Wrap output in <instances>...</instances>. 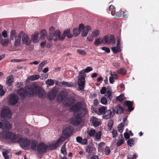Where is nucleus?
<instances>
[{
	"mask_svg": "<svg viewBox=\"0 0 159 159\" xmlns=\"http://www.w3.org/2000/svg\"><path fill=\"white\" fill-rule=\"evenodd\" d=\"M115 111H116V113L117 114H119L123 113L124 111L123 108L119 105L117 106L115 109Z\"/></svg>",
	"mask_w": 159,
	"mask_h": 159,
	"instance_id": "nucleus-34",
	"label": "nucleus"
},
{
	"mask_svg": "<svg viewBox=\"0 0 159 159\" xmlns=\"http://www.w3.org/2000/svg\"><path fill=\"white\" fill-rule=\"evenodd\" d=\"M124 104L125 105H126L128 107V109L130 111H131L133 110L131 107V106L132 104V102L129 101H127L124 102Z\"/></svg>",
	"mask_w": 159,
	"mask_h": 159,
	"instance_id": "nucleus-39",
	"label": "nucleus"
},
{
	"mask_svg": "<svg viewBox=\"0 0 159 159\" xmlns=\"http://www.w3.org/2000/svg\"><path fill=\"white\" fill-rule=\"evenodd\" d=\"M54 34H48V35L47 36V38L48 40L51 41L53 39Z\"/></svg>",
	"mask_w": 159,
	"mask_h": 159,
	"instance_id": "nucleus-55",
	"label": "nucleus"
},
{
	"mask_svg": "<svg viewBox=\"0 0 159 159\" xmlns=\"http://www.w3.org/2000/svg\"><path fill=\"white\" fill-rule=\"evenodd\" d=\"M40 34V39H43L47 36V32L45 30H43L41 31Z\"/></svg>",
	"mask_w": 159,
	"mask_h": 159,
	"instance_id": "nucleus-37",
	"label": "nucleus"
},
{
	"mask_svg": "<svg viewBox=\"0 0 159 159\" xmlns=\"http://www.w3.org/2000/svg\"><path fill=\"white\" fill-rule=\"evenodd\" d=\"M8 97V104L9 105H14L18 102L19 98L16 94H10Z\"/></svg>",
	"mask_w": 159,
	"mask_h": 159,
	"instance_id": "nucleus-7",
	"label": "nucleus"
},
{
	"mask_svg": "<svg viewBox=\"0 0 159 159\" xmlns=\"http://www.w3.org/2000/svg\"><path fill=\"white\" fill-rule=\"evenodd\" d=\"M86 76V75L84 73L83 70L81 71L79 73L78 76L77 84L79 86L78 90L79 91L83 90L84 89L85 85Z\"/></svg>",
	"mask_w": 159,
	"mask_h": 159,
	"instance_id": "nucleus-4",
	"label": "nucleus"
},
{
	"mask_svg": "<svg viewBox=\"0 0 159 159\" xmlns=\"http://www.w3.org/2000/svg\"><path fill=\"white\" fill-rule=\"evenodd\" d=\"M46 83L49 85H52L54 84V80L52 79H48L46 81Z\"/></svg>",
	"mask_w": 159,
	"mask_h": 159,
	"instance_id": "nucleus-45",
	"label": "nucleus"
},
{
	"mask_svg": "<svg viewBox=\"0 0 159 159\" xmlns=\"http://www.w3.org/2000/svg\"><path fill=\"white\" fill-rule=\"evenodd\" d=\"M47 62L46 61H43L40 63L38 69V71L39 72H41L43 67L47 64Z\"/></svg>",
	"mask_w": 159,
	"mask_h": 159,
	"instance_id": "nucleus-35",
	"label": "nucleus"
},
{
	"mask_svg": "<svg viewBox=\"0 0 159 159\" xmlns=\"http://www.w3.org/2000/svg\"><path fill=\"white\" fill-rule=\"evenodd\" d=\"M73 131V128L70 125H65L63 128L62 134L64 137L66 138L72 135Z\"/></svg>",
	"mask_w": 159,
	"mask_h": 159,
	"instance_id": "nucleus-5",
	"label": "nucleus"
},
{
	"mask_svg": "<svg viewBox=\"0 0 159 159\" xmlns=\"http://www.w3.org/2000/svg\"><path fill=\"white\" fill-rule=\"evenodd\" d=\"M40 77L39 75H34L28 77L27 79V80L34 81L38 79Z\"/></svg>",
	"mask_w": 159,
	"mask_h": 159,
	"instance_id": "nucleus-30",
	"label": "nucleus"
},
{
	"mask_svg": "<svg viewBox=\"0 0 159 159\" xmlns=\"http://www.w3.org/2000/svg\"><path fill=\"white\" fill-rule=\"evenodd\" d=\"M47 148V146L43 143H41L38 144L37 149L38 153L41 154L45 152Z\"/></svg>",
	"mask_w": 159,
	"mask_h": 159,
	"instance_id": "nucleus-14",
	"label": "nucleus"
},
{
	"mask_svg": "<svg viewBox=\"0 0 159 159\" xmlns=\"http://www.w3.org/2000/svg\"><path fill=\"white\" fill-rule=\"evenodd\" d=\"M101 136V133L100 132H97L96 134L95 138L96 139H100Z\"/></svg>",
	"mask_w": 159,
	"mask_h": 159,
	"instance_id": "nucleus-60",
	"label": "nucleus"
},
{
	"mask_svg": "<svg viewBox=\"0 0 159 159\" xmlns=\"http://www.w3.org/2000/svg\"><path fill=\"white\" fill-rule=\"evenodd\" d=\"M87 132L89 135L91 137L94 136V134L95 133V130L92 129H88Z\"/></svg>",
	"mask_w": 159,
	"mask_h": 159,
	"instance_id": "nucleus-42",
	"label": "nucleus"
},
{
	"mask_svg": "<svg viewBox=\"0 0 159 159\" xmlns=\"http://www.w3.org/2000/svg\"><path fill=\"white\" fill-rule=\"evenodd\" d=\"M21 43V37L20 36V33L17 37L15 39V41L14 43V46L17 47L19 46Z\"/></svg>",
	"mask_w": 159,
	"mask_h": 159,
	"instance_id": "nucleus-27",
	"label": "nucleus"
},
{
	"mask_svg": "<svg viewBox=\"0 0 159 159\" xmlns=\"http://www.w3.org/2000/svg\"><path fill=\"white\" fill-rule=\"evenodd\" d=\"M103 39L101 37H99L95 40L94 44L97 46H98L100 44L102 43Z\"/></svg>",
	"mask_w": 159,
	"mask_h": 159,
	"instance_id": "nucleus-41",
	"label": "nucleus"
},
{
	"mask_svg": "<svg viewBox=\"0 0 159 159\" xmlns=\"http://www.w3.org/2000/svg\"><path fill=\"white\" fill-rule=\"evenodd\" d=\"M102 49L105 51L107 53H109L110 52V49L108 48L103 47L101 48Z\"/></svg>",
	"mask_w": 159,
	"mask_h": 159,
	"instance_id": "nucleus-64",
	"label": "nucleus"
},
{
	"mask_svg": "<svg viewBox=\"0 0 159 159\" xmlns=\"http://www.w3.org/2000/svg\"><path fill=\"white\" fill-rule=\"evenodd\" d=\"M75 102V98L73 97L68 98L64 102V105L66 106H70Z\"/></svg>",
	"mask_w": 159,
	"mask_h": 159,
	"instance_id": "nucleus-18",
	"label": "nucleus"
},
{
	"mask_svg": "<svg viewBox=\"0 0 159 159\" xmlns=\"http://www.w3.org/2000/svg\"><path fill=\"white\" fill-rule=\"evenodd\" d=\"M76 140L78 143L82 144H85L87 142L86 139H83L80 137H77L76 138Z\"/></svg>",
	"mask_w": 159,
	"mask_h": 159,
	"instance_id": "nucleus-25",
	"label": "nucleus"
},
{
	"mask_svg": "<svg viewBox=\"0 0 159 159\" xmlns=\"http://www.w3.org/2000/svg\"><path fill=\"white\" fill-rule=\"evenodd\" d=\"M85 149L86 152L89 153H91L93 151V148L92 147L89 146L86 147Z\"/></svg>",
	"mask_w": 159,
	"mask_h": 159,
	"instance_id": "nucleus-48",
	"label": "nucleus"
},
{
	"mask_svg": "<svg viewBox=\"0 0 159 159\" xmlns=\"http://www.w3.org/2000/svg\"><path fill=\"white\" fill-rule=\"evenodd\" d=\"M28 89L31 91L30 93L31 97L38 94L39 97L42 98L45 94L44 91L40 89L36 84H34L28 88Z\"/></svg>",
	"mask_w": 159,
	"mask_h": 159,
	"instance_id": "nucleus-3",
	"label": "nucleus"
},
{
	"mask_svg": "<svg viewBox=\"0 0 159 159\" xmlns=\"http://www.w3.org/2000/svg\"><path fill=\"white\" fill-rule=\"evenodd\" d=\"M110 75L111 77L114 78L115 80L117 79V73L116 72L111 71Z\"/></svg>",
	"mask_w": 159,
	"mask_h": 159,
	"instance_id": "nucleus-49",
	"label": "nucleus"
},
{
	"mask_svg": "<svg viewBox=\"0 0 159 159\" xmlns=\"http://www.w3.org/2000/svg\"><path fill=\"white\" fill-rule=\"evenodd\" d=\"M20 145L22 148L26 149L29 146L30 144V140L25 138H22L20 141Z\"/></svg>",
	"mask_w": 159,
	"mask_h": 159,
	"instance_id": "nucleus-11",
	"label": "nucleus"
},
{
	"mask_svg": "<svg viewBox=\"0 0 159 159\" xmlns=\"http://www.w3.org/2000/svg\"><path fill=\"white\" fill-rule=\"evenodd\" d=\"M125 125V124L123 122H122L118 125L117 128L120 133H121L123 132Z\"/></svg>",
	"mask_w": 159,
	"mask_h": 159,
	"instance_id": "nucleus-38",
	"label": "nucleus"
},
{
	"mask_svg": "<svg viewBox=\"0 0 159 159\" xmlns=\"http://www.w3.org/2000/svg\"><path fill=\"white\" fill-rule=\"evenodd\" d=\"M103 40L106 43L113 46L115 44V38L113 35L106 36L103 37Z\"/></svg>",
	"mask_w": 159,
	"mask_h": 159,
	"instance_id": "nucleus-10",
	"label": "nucleus"
},
{
	"mask_svg": "<svg viewBox=\"0 0 159 159\" xmlns=\"http://www.w3.org/2000/svg\"><path fill=\"white\" fill-rule=\"evenodd\" d=\"M117 72L123 75H124L126 74V71L124 68H122L117 70Z\"/></svg>",
	"mask_w": 159,
	"mask_h": 159,
	"instance_id": "nucleus-44",
	"label": "nucleus"
},
{
	"mask_svg": "<svg viewBox=\"0 0 159 159\" xmlns=\"http://www.w3.org/2000/svg\"><path fill=\"white\" fill-rule=\"evenodd\" d=\"M122 42L120 39H118L117 41L116 46H114L111 48V49L113 53H116L118 52L121 51L122 48Z\"/></svg>",
	"mask_w": 159,
	"mask_h": 159,
	"instance_id": "nucleus-12",
	"label": "nucleus"
},
{
	"mask_svg": "<svg viewBox=\"0 0 159 159\" xmlns=\"http://www.w3.org/2000/svg\"><path fill=\"white\" fill-rule=\"evenodd\" d=\"M101 102L104 105H106L107 104V101L106 98L103 97L101 100Z\"/></svg>",
	"mask_w": 159,
	"mask_h": 159,
	"instance_id": "nucleus-53",
	"label": "nucleus"
},
{
	"mask_svg": "<svg viewBox=\"0 0 159 159\" xmlns=\"http://www.w3.org/2000/svg\"><path fill=\"white\" fill-rule=\"evenodd\" d=\"M11 128V125L7 121L0 122V129H7Z\"/></svg>",
	"mask_w": 159,
	"mask_h": 159,
	"instance_id": "nucleus-16",
	"label": "nucleus"
},
{
	"mask_svg": "<svg viewBox=\"0 0 159 159\" xmlns=\"http://www.w3.org/2000/svg\"><path fill=\"white\" fill-rule=\"evenodd\" d=\"M65 138H66L64 136L63 137L62 136L58 140L56 141L59 145L64 141Z\"/></svg>",
	"mask_w": 159,
	"mask_h": 159,
	"instance_id": "nucleus-47",
	"label": "nucleus"
},
{
	"mask_svg": "<svg viewBox=\"0 0 159 159\" xmlns=\"http://www.w3.org/2000/svg\"><path fill=\"white\" fill-rule=\"evenodd\" d=\"M2 36L4 38H7L8 37V35L7 31L5 30H3L2 32Z\"/></svg>",
	"mask_w": 159,
	"mask_h": 159,
	"instance_id": "nucleus-61",
	"label": "nucleus"
},
{
	"mask_svg": "<svg viewBox=\"0 0 159 159\" xmlns=\"http://www.w3.org/2000/svg\"><path fill=\"white\" fill-rule=\"evenodd\" d=\"M55 29V28L53 26H51L50 27L49 30V34H53V33H54Z\"/></svg>",
	"mask_w": 159,
	"mask_h": 159,
	"instance_id": "nucleus-59",
	"label": "nucleus"
},
{
	"mask_svg": "<svg viewBox=\"0 0 159 159\" xmlns=\"http://www.w3.org/2000/svg\"><path fill=\"white\" fill-rule=\"evenodd\" d=\"M38 142L36 140H32L31 143V148L34 150H36L37 149V146H38Z\"/></svg>",
	"mask_w": 159,
	"mask_h": 159,
	"instance_id": "nucleus-32",
	"label": "nucleus"
},
{
	"mask_svg": "<svg viewBox=\"0 0 159 159\" xmlns=\"http://www.w3.org/2000/svg\"><path fill=\"white\" fill-rule=\"evenodd\" d=\"M124 96L123 95H120L119 96L117 97L116 100L120 101H122L124 99Z\"/></svg>",
	"mask_w": 159,
	"mask_h": 159,
	"instance_id": "nucleus-62",
	"label": "nucleus"
},
{
	"mask_svg": "<svg viewBox=\"0 0 159 159\" xmlns=\"http://www.w3.org/2000/svg\"><path fill=\"white\" fill-rule=\"evenodd\" d=\"M8 151L6 150H3L2 152V155L4 157L5 159H9V157L7 155L8 153Z\"/></svg>",
	"mask_w": 159,
	"mask_h": 159,
	"instance_id": "nucleus-43",
	"label": "nucleus"
},
{
	"mask_svg": "<svg viewBox=\"0 0 159 159\" xmlns=\"http://www.w3.org/2000/svg\"><path fill=\"white\" fill-rule=\"evenodd\" d=\"M67 96V93L64 91H61L58 94L57 100L59 102L62 101Z\"/></svg>",
	"mask_w": 159,
	"mask_h": 159,
	"instance_id": "nucleus-21",
	"label": "nucleus"
},
{
	"mask_svg": "<svg viewBox=\"0 0 159 159\" xmlns=\"http://www.w3.org/2000/svg\"><path fill=\"white\" fill-rule=\"evenodd\" d=\"M38 37L39 33L37 32H35L32 35V39L34 43H37L38 42Z\"/></svg>",
	"mask_w": 159,
	"mask_h": 159,
	"instance_id": "nucleus-28",
	"label": "nucleus"
},
{
	"mask_svg": "<svg viewBox=\"0 0 159 159\" xmlns=\"http://www.w3.org/2000/svg\"><path fill=\"white\" fill-rule=\"evenodd\" d=\"M107 109V108L104 106H102L99 107L98 109V111L97 112L98 115L104 114V113Z\"/></svg>",
	"mask_w": 159,
	"mask_h": 159,
	"instance_id": "nucleus-29",
	"label": "nucleus"
},
{
	"mask_svg": "<svg viewBox=\"0 0 159 159\" xmlns=\"http://www.w3.org/2000/svg\"><path fill=\"white\" fill-rule=\"evenodd\" d=\"M56 84L59 86L64 87H70L73 86V85L71 84L70 83L65 81L60 82L58 81H56Z\"/></svg>",
	"mask_w": 159,
	"mask_h": 159,
	"instance_id": "nucleus-19",
	"label": "nucleus"
},
{
	"mask_svg": "<svg viewBox=\"0 0 159 159\" xmlns=\"http://www.w3.org/2000/svg\"><path fill=\"white\" fill-rule=\"evenodd\" d=\"M65 143L64 145H63L61 148V153L63 154L64 155H66L67 154V152H66V143Z\"/></svg>",
	"mask_w": 159,
	"mask_h": 159,
	"instance_id": "nucleus-40",
	"label": "nucleus"
},
{
	"mask_svg": "<svg viewBox=\"0 0 159 159\" xmlns=\"http://www.w3.org/2000/svg\"><path fill=\"white\" fill-rule=\"evenodd\" d=\"M9 43V40L8 39H3L0 44H2L3 46L6 47L8 45Z\"/></svg>",
	"mask_w": 159,
	"mask_h": 159,
	"instance_id": "nucleus-36",
	"label": "nucleus"
},
{
	"mask_svg": "<svg viewBox=\"0 0 159 159\" xmlns=\"http://www.w3.org/2000/svg\"><path fill=\"white\" fill-rule=\"evenodd\" d=\"M14 81V78L12 75H10L7 78L6 83L9 86L11 85Z\"/></svg>",
	"mask_w": 159,
	"mask_h": 159,
	"instance_id": "nucleus-26",
	"label": "nucleus"
},
{
	"mask_svg": "<svg viewBox=\"0 0 159 159\" xmlns=\"http://www.w3.org/2000/svg\"><path fill=\"white\" fill-rule=\"evenodd\" d=\"M112 92L110 91L107 92L105 95L109 99H111L112 98L111 96Z\"/></svg>",
	"mask_w": 159,
	"mask_h": 159,
	"instance_id": "nucleus-51",
	"label": "nucleus"
},
{
	"mask_svg": "<svg viewBox=\"0 0 159 159\" xmlns=\"http://www.w3.org/2000/svg\"><path fill=\"white\" fill-rule=\"evenodd\" d=\"M77 52L79 54L81 55L84 56L86 54V52H85L83 50L80 49H78L76 50Z\"/></svg>",
	"mask_w": 159,
	"mask_h": 159,
	"instance_id": "nucleus-46",
	"label": "nucleus"
},
{
	"mask_svg": "<svg viewBox=\"0 0 159 159\" xmlns=\"http://www.w3.org/2000/svg\"><path fill=\"white\" fill-rule=\"evenodd\" d=\"M92 67L88 66L87 67L86 69H85L84 70H83L84 72V73L85 74V73H88L90 71L92 70Z\"/></svg>",
	"mask_w": 159,
	"mask_h": 159,
	"instance_id": "nucleus-56",
	"label": "nucleus"
},
{
	"mask_svg": "<svg viewBox=\"0 0 159 159\" xmlns=\"http://www.w3.org/2000/svg\"><path fill=\"white\" fill-rule=\"evenodd\" d=\"M17 37L16 31L14 30H12L10 33V40H13Z\"/></svg>",
	"mask_w": 159,
	"mask_h": 159,
	"instance_id": "nucleus-33",
	"label": "nucleus"
},
{
	"mask_svg": "<svg viewBox=\"0 0 159 159\" xmlns=\"http://www.w3.org/2000/svg\"><path fill=\"white\" fill-rule=\"evenodd\" d=\"M99 34V31L98 30H95L92 31L91 35L87 37V39L89 42L93 41L94 39V38L97 37Z\"/></svg>",
	"mask_w": 159,
	"mask_h": 159,
	"instance_id": "nucleus-15",
	"label": "nucleus"
},
{
	"mask_svg": "<svg viewBox=\"0 0 159 159\" xmlns=\"http://www.w3.org/2000/svg\"><path fill=\"white\" fill-rule=\"evenodd\" d=\"M59 145L56 141H54L51 142L48 146L47 148L50 150H53L56 148Z\"/></svg>",
	"mask_w": 159,
	"mask_h": 159,
	"instance_id": "nucleus-22",
	"label": "nucleus"
},
{
	"mask_svg": "<svg viewBox=\"0 0 159 159\" xmlns=\"http://www.w3.org/2000/svg\"><path fill=\"white\" fill-rule=\"evenodd\" d=\"M61 34V33L60 31L59 30H57L55 31L53 34L54 37L57 38Z\"/></svg>",
	"mask_w": 159,
	"mask_h": 159,
	"instance_id": "nucleus-54",
	"label": "nucleus"
},
{
	"mask_svg": "<svg viewBox=\"0 0 159 159\" xmlns=\"http://www.w3.org/2000/svg\"><path fill=\"white\" fill-rule=\"evenodd\" d=\"M30 86H29L28 88H26L25 89L21 88L18 91L17 94L19 95L20 97L22 98H24L25 97L26 95L31 97L30 95V93L31 91L29 90L28 88L30 87Z\"/></svg>",
	"mask_w": 159,
	"mask_h": 159,
	"instance_id": "nucleus-8",
	"label": "nucleus"
},
{
	"mask_svg": "<svg viewBox=\"0 0 159 159\" xmlns=\"http://www.w3.org/2000/svg\"><path fill=\"white\" fill-rule=\"evenodd\" d=\"M84 27V25L83 24L80 25L79 28H75L73 31V35L75 36H76L79 34L81 30L83 29Z\"/></svg>",
	"mask_w": 159,
	"mask_h": 159,
	"instance_id": "nucleus-20",
	"label": "nucleus"
},
{
	"mask_svg": "<svg viewBox=\"0 0 159 159\" xmlns=\"http://www.w3.org/2000/svg\"><path fill=\"white\" fill-rule=\"evenodd\" d=\"M90 122L91 125L95 127L98 126L101 124L100 120L95 117L91 118L90 120Z\"/></svg>",
	"mask_w": 159,
	"mask_h": 159,
	"instance_id": "nucleus-17",
	"label": "nucleus"
},
{
	"mask_svg": "<svg viewBox=\"0 0 159 159\" xmlns=\"http://www.w3.org/2000/svg\"><path fill=\"white\" fill-rule=\"evenodd\" d=\"M111 110L105 111L103 116L104 118L106 119H108L114 116L115 113V109L113 107L111 108Z\"/></svg>",
	"mask_w": 159,
	"mask_h": 159,
	"instance_id": "nucleus-13",
	"label": "nucleus"
},
{
	"mask_svg": "<svg viewBox=\"0 0 159 159\" xmlns=\"http://www.w3.org/2000/svg\"><path fill=\"white\" fill-rule=\"evenodd\" d=\"M124 142V140L123 139H120L117 142V143L116 145L118 146H120L123 144Z\"/></svg>",
	"mask_w": 159,
	"mask_h": 159,
	"instance_id": "nucleus-57",
	"label": "nucleus"
},
{
	"mask_svg": "<svg viewBox=\"0 0 159 159\" xmlns=\"http://www.w3.org/2000/svg\"><path fill=\"white\" fill-rule=\"evenodd\" d=\"M0 136L2 138L9 139L14 142H18L20 143L21 136L20 134H15L14 133L8 131H3L0 134Z\"/></svg>",
	"mask_w": 159,
	"mask_h": 159,
	"instance_id": "nucleus-2",
	"label": "nucleus"
},
{
	"mask_svg": "<svg viewBox=\"0 0 159 159\" xmlns=\"http://www.w3.org/2000/svg\"><path fill=\"white\" fill-rule=\"evenodd\" d=\"M112 137L113 138H116L117 137V131L116 130H115L114 129H113L112 130Z\"/></svg>",
	"mask_w": 159,
	"mask_h": 159,
	"instance_id": "nucleus-58",
	"label": "nucleus"
},
{
	"mask_svg": "<svg viewBox=\"0 0 159 159\" xmlns=\"http://www.w3.org/2000/svg\"><path fill=\"white\" fill-rule=\"evenodd\" d=\"M57 94L56 90L53 89L50 91L48 93V97L50 99H53L55 98Z\"/></svg>",
	"mask_w": 159,
	"mask_h": 159,
	"instance_id": "nucleus-23",
	"label": "nucleus"
},
{
	"mask_svg": "<svg viewBox=\"0 0 159 159\" xmlns=\"http://www.w3.org/2000/svg\"><path fill=\"white\" fill-rule=\"evenodd\" d=\"M105 143L104 142H101L99 143L98 146V151H102L101 148L104 146Z\"/></svg>",
	"mask_w": 159,
	"mask_h": 159,
	"instance_id": "nucleus-50",
	"label": "nucleus"
},
{
	"mask_svg": "<svg viewBox=\"0 0 159 159\" xmlns=\"http://www.w3.org/2000/svg\"><path fill=\"white\" fill-rule=\"evenodd\" d=\"M20 33V36L22 38V41L23 44L26 45H29L30 44L31 41L28 35L23 31H21Z\"/></svg>",
	"mask_w": 159,
	"mask_h": 159,
	"instance_id": "nucleus-6",
	"label": "nucleus"
},
{
	"mask_svg": "<svg viewBox=\"0 0 159 159\" xmlns=\"http://www.w3.org/2000/svg\"><path fill=\"white\" fill-rule=\"evenodd\" d=\"M1 116L5 119H10L11 116V113L7 107L3 108L2 111Z\"/></svg>",
	"mask_w": 159,
	"mask_h": 159,
	"instance_id": "nucleus-9",
	"label": "nucleus"
},
{
	"mask_svg": "<svg viewBox=\"0 0 159 159\" xmlns=\"http://www.w3.org/2000/svg\"><path fill=\"white\" fill-rule=\"evenodd\" d=\"M63 34L65 38L66 36H67L68 38H71L73 36L72 34L70 32V30L69 29L64 30Z\"/></svg>",
	"mask_w": 159,
	"mask_h": 159,
	"instance_id": "nucleus-31",
	"label": "nucleus"
},
{
	"mask_svg": "<svg viewBox=\"0 0 159 159\" xmlns=\"http://www.w3.org/2000/svg\"><path fill=\"white\" fill-rule=\"evenodd\" d=\"M105 152L106 155H109L110 152V148L108 147H106L105 149Z\"/></svg>",
	"mask_w": 159,
	"mask_h": 159,
	"instance_id": "nucleus-63",
	"label": "nucleus"
},
{
	"mask_svg": "<svg viewBox=\"0 0 159 159\" xmlns=\"http://www.w3.org/2000/svg\"><path fill=\"white\" fill-rule=\"evenodd\" d=\"M71 111L74 112V116L71 119L70 123L74 125H77L81 121V117L86 113L85 104L83 102H78L70 108Z\"/></svg>",
	"mask_w": 159,
	"mask_h": 159,
	"instance_id": "nucleus-1",
	"label": "nucleus"
},
{
	"mask_svg": "<svg viewBox=\"0 0 159 159\" xmlns=\"http://www.w3.org/2000/svg\"><path fill=\"white\" fill-rule=\"evenodd\" d=\"M83 31L82 32L81 35L82 37H86L89 31L91 30V27L89 25H87L83 28Z\"/></svg>",
	"mask_w": 159,
	"mask_h": 159,
	"instance_id": "nucleus-24",
	"label": "nucleus"
},
{
	"mask_svg": "<svg viewBox=\"0 0 159 159\" xmlns=\"http://www.w3.org/2000/svg\"><path fill=\"white\" fill-rule=\"evenodd\" d=\"M134 140L133 139H130L129 140H128L127 141L128 144L130 146H133L134 143Z\"/></svg>",
	"mask_w": 159,
	"mask_h": 159,
	"instance_id": "nucleus-52",
	"label": "nucleus"
}]
</instances>
